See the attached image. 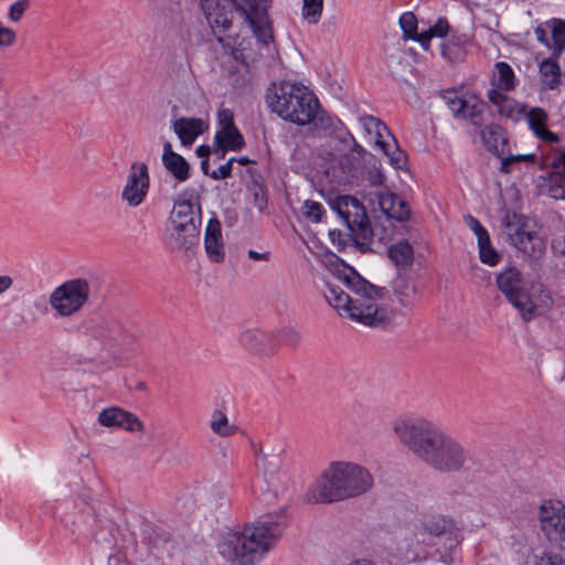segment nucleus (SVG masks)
<instances>
[{"label": "nucleus", "instance_id": "a211bd4d", "mask_svg": "<svg viewBox=\"0 0 565 565\" xmlns=\"http://www.w3.org/2000/svg\"><path fill=\"white\" fill-rule=\"evenodd\" d=\"M553 306L551 292L541 284H532L520 299L516 310L525 321L548 311Z\"/></svg>", "mask_w": 565, "mask_h": 565}, {"label": "nucleus", "instance_id": "b1692460", "mask_svg": "<svg viewBox=\"0 0 565 565\" xmlns=\"http://www.w3.org/2000/svg\"><path fill=\"white\" fill-rule=\"evenodd\" d=\"M239 342L253 354H271L275 351L270 337L259 329H248L242 332Z\"/></svg>", "mask_w": 565, "mask_h": 565}, {"label": "nucleus", "instance_id": "c756f323", "mask_svg": "<svg viewBox=\"0 0 565 565\" xmlns=\"http://www.w3.org/2000/svg\"><path fill=\"white\" fill-rule=\"evenodd\" d=\"M388 257L398 267L411 266L413 263V247L407 241L402 239L390 247Z\"/></svg>", "mask_w": 565, "mask_h": 565}, {"label": "nucleus", "instance_id": "2eb2a0df", "mask_svg": "<svg viewBox=\"0 0 565 565\" xmlns=\"http://www.w3.org/2000/svg\"><path fill=\"white\" fill-rule=\"evenodd\" d=\"M377 200L386 218L374 228V235H377L381 242L387 243L392 239L395 227L393 221H406L409 217L411 209L403 199L391 192L379 193Z\"/></svg>", "mask_w": 565, "mask_h": 565}, {"label": "nucleus", "instance_id": "13d9d810", "mask_svg": "<svg viewBox=\"0 0 565 565\" xmlns=\"http://www.w3.org/2000/svg\"><path fill=\"white\" fill-rule=\"evenodd\" d=\"M201 169L203 171L204 174H209L207 170H209V161H207V158L204 159L202 162H201Z\"/></svg>", "mask_w": 565, "mask_h": 565}, {"label": "nucleus", "instance_id": "680f3d73", "mask_svg": "<svg viewBox=\"0 0 565 565\" xmlns=\"http://www.w3.org/2000/svg\"><path fill=\"white\" fill-rule=\"evenodd\" d=\"M443 55H444V56H447V55H448V53H447V47H446V46H444V47H443Z\"/></svg>", "mask_w": 565, "mask_h": 565}, {"label": "nucleus", "instance_id": "864d4df0", "mask_svg": "<svg viewBox=\"0 0 565 565\" xmlns=\"http://www.w3.org/2000/svg\"><path fill=\"white\" fill-rule=\"evenodd\" d=\"M534 34H535V38L539 42L545 44L546 46H551L548 41H547V34H546V31L541 28V26H537L534 31Z\"/></svg>", "mask_w": 565, "mask_h": 565}, {"label": "nucleus", "instance_id": "4d7b16f0", "mask_svg": "<svg viewBox=\"0 0 565 565\" xmlns=\"http://www.w3.org/2000/svg\"><path fill=\"white\" fill-rule=\"evenodd\" d=\"M552 247H553V249H554L556 253L565 254V248H564V247H561V242H559V239H554V241H553V244H552Z\"/></svg>", "mask_w": 565, "mask_h": 565}, {"label": "nucleus", "instance_id": "f257e3e1", "mask_svg": "<svg viewBox=\"0 0 565 565\" xmlns=\"http://www.w3.org/2000/svg\"><path fill=\"white\" fill-rule=\"evenodd\" d=\"M392 429L406 449L437 472L454 473L472 463L471 451L427 417L399 416L393 422Z\"/></svg>", "mask_w": 565, "mask_h": 565}, {"label": "nucleus", "instance_id": "3c124183", "mask_svg": "<svg viewBox=\"0 0 565 565\" xmlns=\"http://www.w3.org/2000/svg\"><path fill=\"white\" fill-rule=\"evenodd\" d=\"M255 205L259 211H264L267 207V196L265 191L259 188L254 194Z\"/></svg>", "mask_w": 565, "mask_h": 565}, {"label": "nucleus", "instance_id": "bb28decb", "mask_svg": "<svg viewBox=\"0 0 565 565\" xmlns=\"http://www.w3.org/2000/svg\"><path fill=\"white\" fill-rule=\"evenodd\" d=\"M527 121L530 125V128L534 132V135L540 138L541 140H544L550 143H554L558 141V136L546 127L547 121V114L543 108L534 107L531 108L527 113Z\"/></svg>", "mask_w": 565, "mask_h": 565}, {"label": "nucleus", "instance_id": "9d476101", "mask_svg": "<svg viewBox=\"0 0 565 565\" xmlns=\"http://www.w3.org/2000/svg\"><path fill=\"white\" fill-rule=\"evenodd\" d=\"M502 223L510 243L524 255L537 259L544 254L545 242L530 220L514 212H507Z\"/></svg>", "mask_w": 565, "mask_h": 565}, {"label": "nucleus", "instance_id": "0eeeda50", "mask_svg": "<svg viewBox=\"0 0 565 565\" xmlns=\"http://www.w3.org/2000/svg\"><path fill=\"white\" fill-rule=\"evenodd\" d=\"M90 298V284L85 278L62 282L49 296V305L60 319H71L82 312Z\"/></svg>", "mask_w": 565, "mask_h": 565}, {"label": "nucleus", "instance_id": "39448f33", "mask_svg": "<svg viewBox=\"0 0 565 565\" xmlns=\"http://www.w3.org/2000/svg\"><path fill=\"white\" fill-rule=\"evenodd\" d=\"M201 6L213 30L225 31L238 20L248 25L264 45L274 40L268 0H202Z\"/></svg>", "mask_w": 565, "mask_h": 565}, {"label": "nucleus", "instance_id": "f3484780", "mask_svg": "<svg viewBox=\"0 0 565 565\" xmlns=\"http://www.w3.org/2000/svg\"><path fill=\"white\" fill-rule=\"evenodd\" d=\"M497 76L493 79L494 87L489 90V100L498 107L501 116L512 117L519 107L513 100L509 99L502 90L509 92L514 88V73L511 66L505 62L495 64Z\"/></svg>", "mask_w": 565, "mask_h": 565}, {"label": "nucleus", "instance_id": "de8ad7c7", "mask_svg": "<svg viewBox=\"0 0 565 565\" xmlns=\"http://www.w3.org/2000/svg\"><path fill=\"white\" fill-rule=\"evenodd\" d=\"M235 158H231L226 163L222 164L217 170L213 171L210 175L214 180L227 179L232 174V164Z\"/></svg>", "mask_w": 565, "mask_h": 565}, {"label": "nucleus", "instance_id": "ddd939ff", "mask_svg": "<svg viewBox=\"0 0 565 565\" xmlns=\"http://www.w3.org/2000/svg\"><path fill=\"white\" fill-rule=\"evenodd\" d=\"M417 534L449 552L457 548L463 540L458 522L445 515H434L422 521Z\"/></svg>", "mask_w": 565, "mask_h": 565}, {"label": "nucleus", "instance_id": "a18cd8bd", "mask_svg": "<svg viewBox=\"0 0 565 565\" xmlns=\"http://www.w3.org/2000/svg\"><path fill=\"white\" fill-rule=\"evenodd\" d=\"M17 39L15 32L8 28L0 24V47H10L14 44Z\"/></svg>", "mask_w": 565, "mask_h": 565}, {"label": "nucleus", "instance_id": "412c9836", "mask_svg": "<svg viewBox=\"0 0 565 565\" xmlns=\"http://www.w3.org/2000/svg\"><path fill=\"white\" fill-rule=\"evenodd\" d=\"M497 287L508 301L516 308L523 294L527 289L522 274L515 267H509L497 275Z\"/></svg>", "mask_w": 565, "mask_h": 565}, {"label": "nucleus", "instance_id": "a878e982", "mask_svg": "<svg viewBox=\"0 0 565 565\" xmlns=\"http://www.w3.org/2000/svg\"><path fill=\"white\" fill-rule=\"evenodd\" d=\"M481 138L487 149L497 157L507 154L508 137L504 129L500 126H486L481 131Z\"/></svg>", "mask_w": 565, "mask_h": 565}, {"label": "nucleus", "instance_id": "58836bf2", "mask_svg": "<svg viewBox=\"0 0 565 565\" xmlns=\"http://www.w3.org/2000/svg\"><path fill=\"white\" fill-rule=\"evenodd\" d=\"M501 158V168L500 170L504 173L511 172V166L520 162H533L535 156L533 153L526 154H510L507 149V154L500 157Z\"/></svg>", "mask_w": 565, "mask_h": 565}, {"label": "nucleus", "instance_id": "f704fd0d", "mask_svg": "<svg viewBox=\"0 0 565 565\" xmlns=\"http://www.w3.org/2000/svg\"><path fill=\"white\" fill-rule=\"evenodd\" d=\"M395 294L403 306H409L413 303L418 290L414 284L401 280L395 287Z\"/></svg>", "mask_w": 565, "mask_h": 565}, {"label": "nucleus", "instance_id": "6e6552de", "mask_svg": "<svg viewBox=\"0 0 565 565\" xmlns=\"http://www.w3.org/2000/svg\"><path fill=\"white\" fill-rule=\"evenodd\" d=\"M329 205L345 224L355 244H370L374 230L361 201L351 195H337L329 200Z\"/></svg>", "mask_w": 565, "mask_h": 565}, {"label": "nucleus", "instance_id": "f03ea898", "mask_svg": "<svg viewBox=\"0 0 565 565\" xmlns=\"http://www.w3.org/2000/svg\"><path fill=\"white\" fill-rule=\"evenodd\" d=\"M350 292L327 282L324 298L342 316L367 327H384L393 319V311L382 306L384 289L363 279L353 269L338 277Z\"/></svg>", "mask_w": 565, "mask_h": 565}, {"label": "nucleus", "instance_id": "c03bdc74", "mask_svg": "<svg viewBox=\"0 0 565 565\" xmlns=\"http://www.w3.org/2000/svg\"><path fill=\"white\" fill-rule=\"evenodd\" d=\"M465 223L476 234L478 241H484L486 237L489 236L487 230L481 225V223L476 217L467 215L465 217Z\"/></svg>", "mask_w": 565, "mask_h": 565}, {"label": "nucleus", "instance_id": "a19ab883", "mask_svg": "<svg viewBox=\"0 0 565 565\" xmlns=\"http://www.w3.org/2000/svg\"><path fill=\"white\" fill-rule=\"evenodd\" d=\"M444 98L452 115L457 118H461L467 98L459 97L454 92L447 93Z\"/></svg>", "mask_w": 565, "mask_h": 565}, {"label": "nucleus", "instance_id": "c9c22d12", "mask_svg": "<svg viewBox=\"0 0 565 565\" xmlns=\"http://www.w3.org/2000/svg\"><path fill=\"white\" fill-rule=\"evenodd\" d=\"M399 25L405 39L418 42L419 33H417V19L413 12L403 13L399 18Z\"/></svg>", "mask_w": 565, "mask_h": 565}, {"label": "nucleus", "instance_id": "6ab92c4d", "mask_svg": "<svg viewBox=\"0 0 565 565\" xmlns=\"http://www.w3.org/2000/svg\"><path fill=\"white\" fill-rule=\"evenodd\" d=\"M220 129L215 135V141L218 149L224 153L227 150L238 151L244 146V138L234 125V116L232 110L223 108L217 113Z\"/></svg>", "mask_w": 565, "mask_h": 565}, {"label": "nucleus", "instance_id": "09e8293b", "mask_svg": "<svg viewBox=\"0 0 565 565\" xmlns=\"http://www.w3.org/2000/svg\"><path fill=\"white\" fill-rule=\"evenodd\" d=\"M329 237L332 242V244L339 249H343L347 246L348 237L350 236V233L344 235L339 230H332L329 232Z\"/></svg>", "mask_w": 565, "mask_h": 565}, {"label": "nucleus", "instance_id": "7ed1b4c3", "mask_svg": "<svg viewBox=\"0 0 565 565\" xmlns=\"http://www.w3.org/2000/svg\"><path fill=\"white\" fill-rule=\"evenodd\" d=\"M287 526L282 511L226 532L218 541L220 555L232 565H255L280 539Z\"/></svg>", "mask_w": 565, "mask_h": 565}, {"label": "nucleus", "instance_id": "393cba45", "mask_svg": "<svg viewBox=\"0 0 565 565\" xmlns=\"http://www.w3.org/2000/svg\"><path fill=\"white\" fill-rule=\"evenodd\" d=\"M162 163L178 181L183 182L189 178V163L181 154L172 150V146L168 141L163 145Z\"/></svg>", "mask_w": 565, "mask_h": 565}, {"label": "nucleus", "instance_id": "8fccbe9b", "mask_svg": "<svg viewBox=\"0 0 565 565\" xmlns=\"http://www.w3.org/2000/svg\"><path fill=\"white\" fill-rule=\"evenodd\" d=\"M536 565H565V561L553 554H544L540 557Z\"/></svg>", "mask_w": 565, "mask_h": 565}, {"label": "nucleus", "instance_id": "e433bc0d", "mask_svg": "<svg viewBox=\"0 0 565 565\" xmlns=\"http://www.w3.org/2000/svg\"><path fill=\"white\" fill-rule=\"evenodd\" d=\"M547 194L556 200L565 199V175L562 173L551 174L547 183Z\"/></svg>", "mask_w": 565, "mask_h": 565}, {"label": "nucleus", "instance_id": "2f4dec72", "mask_svg": "<svg viewBox=\"0 0 565 565\" xmlns=\"http://www.w3.org/2000/svg\"><path fill=\"white\" fill-rule=\"evenodd\" d=\"M449 24L446 19H438L437 22L426 31L419 33L418 43L427 50L433 38H443L448 33Z\"/></svg>", "mask_w": 565, "mask_h": 565}, {"label": "nucleus", "instance_id": "f8f14e48", "mask_svg": "<svg viewBox=\"0 0 565 565\" xmlns=\"http://www.w3.org/2000/svg\"><path fill=\"white\" fill-rule=\"evenodd\" d=\"M535 516L550 545L565 553V504L561 500L545 499L536 507Z\"/></svg>", "mask_w": 565, "mask_h": 565}, {"label": "nucleus", "instance_id": "79ce46f5", "mask_svg": "<svg viewBox=\"0 0 565 565\" xmlns=\"http://www.w3.org/2000/svg\"><path fill=\"white\" fill-rule=\"evenodd\" d=\"M482 109L483 104L481 100H479L475 96L467 97L461 118L475 119L482 113Z\"/></svg>", "mask_w": 565, "mask_h": 565}, {"label": "nucleus", "instance_id": "603ef678", "mask_svg": "<svg viewBox=\"0 0 565 565\" xmlns=\"http://www.w3.org/2000/svg\"><path fill=\"white\" fill-rule=\"evenodd\" d=\"M247 255L250 259L255 260V262H268L269 260V257H270V253L265 250V252H256L254 249H249L247 252Z\"/></svg>", "mask_w": 565, "mask_h": 565}, {"label": "nucleus", "instance_id": "20e7f679", "mask_svg": "<svg viewBox=\"0 0 565 565\" xmlns=\"http://www.w3.org/2000/svg\"><path fill=\"white\" fill-rule=\"evenodd\" d=\"M374 477L371 471L354 461H331L309 490L310 500L333 503L362 497L371 491Z\"/></svg>", "mask_w": 565, "mask_h": 565}, {"label": "nucleus", "instance_id": "bf43d9fd", "mask_svg": "<svg viewBox=\"0 0 565 565\" xmlns=\"http://www.w3.org/2000/svg\"><path fill=\"white\" fill-rule=\"evenodd\" d=\"M234 161L238 162L242 166H246L250 162V160L247 157H241L238 159L235 158Z\"/></svg>", "mask_w": 565, "mask_h": 565}, {"label": "nucleus", "instance_id": "49530a36", "mask_svg": "<svg viewBox=\"0 0 565 565\" xmlns=\"http://www.w3.org/2000/svg\"><path fill=\"white\" fill-rule=\"evenodd\" d=\"M26 8H28L26 0L14 2L9 9V13H8L9 19L12 22L20 21L24 11L26 10Z\"/></svg>", "mask_w": 565, "mask_h": 565}, {"label": "nucleus", "instance_id": "6e6d98bb", "mask_svg": "<svg viewBox=\"0 0 565 565\" xmlns=\"http://www.w3.org/2000/svg\"><path fill=\"white\" fill-rule=\"evenodd\" d=\"M198 157L206 159L211 152V149L209 146H199L195 150Z\"/></svg>", "mask_w": 565, "mask_h": 565}, {"label": "nucleus", "instance_id": "4be33fe9", "mask_svg": "<svg viewBox=\"0 0 565 565\" xmlns=\"http://www.w3.org/2000/svg\"><path fill=\"white\" fill-rule=\"evenodd\" d=\"M204 250L212 263H222L225 258V247L221 223L217 218L207 222L204 233Z\"/></svg>", "mask_w": 565, "mask_h": 565}, {"label": "nucleus", "instance_id": "5701e85b", "mask_svg": "<svg viewBox=\"0 0 565 565\" xmlns=\"http://www.w3.org/2000/svg\"><path fill=\"white\" fill-rule=\"evenodd\" d=\"M207 128L205 120L196 117H181L172 121V130L184 147H191Z\"/></svg>", "mask_w": 565, "mask_h": 565}, {"label": "nucleus", "instance_id": "5fc2aeb1", "mask_svg": "<svg viewBox=\"0 0 565 565\" xmlns=\"http://www.w3.org/2000/svg\"><path fill=\"white\" fill-rule=\"evenodd\" d=\"M12 285V279L9 276L0 275V295L8 290Z\"/></svg>", "mask_w": 565, "mask_h": 565}, {"label": "nucleus", "instance_id": "aec40b11", "mask_svg": "<svg viewBox=\"0 0 565 565\" xmlns=\"http://www.w3.org/2000/svg\"><path fill=\"white\" fill-rule=\"evenodd\" d=\"M97 422L107 428H120L129 433L145 431L143 423L135 414L117 406L104 408Z\"/></svg>", "mask_w": 565, "mask_h": 565}, {"label": "nucleus", "instance_id": "1a4fd4ad", "mask_svg": "<svg viewBox=\"0 0 565 565\" xmlns=\"http://www.w3.org/2000/svg\"><path fill=\"white\" fill-rule=\"evenodd\" d=\"M200 222V214L190 200L177 201L170 214L171 247L175 250L190 249L196 243Z\"/></svg>", "mask_w": 565, "mask_h": 565}, {"label": "nucleus", "instance_id": "052dcab7", "mask_svg": "<svg viewBox=\"0 0 565 565\" xmlns=\"http://www.w3.org/2000/svg\"><path fill=\"white\" fill-rule=\"evenodd\" d=\"M349 565H374L370 561L366 559H358Z\"/></svg>", "mask_w": 565, "mask_h": 565}, {"label": "nucleus", "instance_id": "cd10ccee", "mask_svg": "<svg viewBox=\"0 0 565 565\" xmlns=\"http://www.w3.org/2000/svg\"><path fill=\"white\" fill-rule=\"evenodd\" d=\"M557 58L552 55L540 63L539 73L545 88L555 89L561 84L562 72Z\"/></svg>", "mask_w": 565, "mask_h": 565}, {"label": "nucleus", "instance_id": "9b49d317", "mask_svg": "<svg viewBox=\"0 0 565 565\" xmlns=\"http://www.w3.org/2000/svg\"><path fill=\"white\" fill-rule=\"evenodd\" d=\"M122 341L121 324L114 320H103L89 329L85 354L92 360L106 361L117 353Z\"/></svg>", "mask_w": 565, "mask_h": 565}, {"label": "nucleus", "instance_id": "ea45409f", "mask_svg": "<svg viewBox=\"0 0 565 565\" xmlns=\"http://www.w3.org/2000/svg\"><path fill=\"white\" fill-rule=\"evenodd\" d=\"M301 212L306 218L311 222L318 223L324 214L323 206L316 201L306 200L302 204Z\"/></svg>", "mask_w": 565, "mask_h": 565}, {"label": "nucleus", "instance_id": "473e14b6", "mask_svg": "<svg viewBox=\"0 0 565 565\" xmlns=\"http://www.w3.org/2000/svg\"><path fill=\"white\" fill-rule=\"evenodd\" d=\"M323 11V0H302L301 18L309 24L319 22Z\"/></svg>", "mask_w": 565, "mask_h": 565}, {"label": "nucleus", "instance_id": "37998d69", "mask_svg": "<svg viewBox=\"0 0 565 565\" xmlns=\"http://www.w3.org/2000/svg\"><path fill=\"white\" fill-rule=\"evenodd\" d=\"M282 341L289 347H296L300 343L301 334L292 326H286L280 330Z\"/></svg>", "mask_w": 565, "mask_h": 565}, {"label": "nucleus", "instance_id": "423d86ee", "mask_svg": "<svg viewBox=\"0 0 565 565\" xmlns=\"http://www.w3.org/2000/svg\"><path fill=\"white\" fill-rule=\"evenodd\" d=\"M266 102L281 119L298 126L311 124L320 110L318 98L308 87L287 81L273 83L267 88Z\"/></svg>", "mask_w": 565, "mask_h": 565}, {"label": "nucleus", "instance_id": "4468645a", "mask_svg": "<svg viewBox=\"0 0 565 565\" xmlns=\"http://www.w3.org/2000/svg\"><path fill=\"white\" fill-rule=\"evenodd\" d=\"M360 120L364 129L375 136L376 146L388 158L391 166L396 170H406L407 156L398 147L396 139L391 135L385 124L373 116H364Z\"/></svg>", "mask_w": 565, "mask_h": 565}, {"label": "nucleus", "instance_id": "4c0bfd02", "mask_svg": "<svg viewBox=\"0 0 565 565\" xmlns=\"http://www.w3.org/2000/svg\"><path fill=\"white\" fill-rule=\"evenodd\" d=\"M479 246V257L483 264L489 266H494L499 262V255L495 249L490 244V237L487 236L484 242L483 239L478 241Z\"/></svg>", "mask_w": 565, "mask_h": 565}, {"label": "nucleus", "instance_id": "72a5a7b5", "mask_svg": "<svg viewBox=\"0 0 565 565\" xmlns=\"http://www.w3.org/2000/svg\"><path fill=\"white\" fill-rule=\"evenodd\" d=\"M552 40L553 44L550 46L552 55L559 57L561 53L565 49V22L562 20L554 21L552 28Z\"/></svg>", "mask_w": 565, "mask_h": 565}, {"label": "nucleus", "instance_id": "c85d7f7f", "mask_svg": "<svg viewBox=\"0 0 565 565\" xmlns=\"http://www.w3.org/2000/svg\"><path fill=\"white\" fill-rule=\"evenodd\" d=\"M210 428L218 437L227 438L238 431V427L231 423L227 415L221 409H214L210 416Z\"/></svg>", "mask_w": 565, "mask_h": 565}, {"label": "nucleus", "instance_id": "dca6fc26", "mask_svg": "<svg viewBox=\"0 0 565 565\" xmlns=\"http://www.w3.org/2000/svg\"><path fill=\"white\" fill-rule=\"evenodd\" d=\"M149 189L150 177L147 164L140 161L131 163L121 189V201L128 207H138L147 199Z\"/></svg>", "mask_w": 565, "mask_h": 565}, {"label": "nucleus", "instance_id": "7c9ffc66", "mask_svg": "<svg viewBox=\"0 0 565 565\" xmlns=\"http://www.w3.org/2000/svg\"><path fill=\"white\" fill-rule=\"evenodd\" d=\"M205 503L210 509L214 510H227L231 505L226 489L220 486H213L210 488L205 498Z\"/></svg>", "mask_w": 565, "mask_h": 565}]
</instances>
